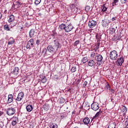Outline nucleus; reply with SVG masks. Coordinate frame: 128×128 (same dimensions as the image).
Returning a JSON list of instances; mask_svg holds the SVG:
<instances>
[{
    "label": "nucleus",
    "mask_w": 128,
    "mask_h": 128,
    "mask_svg": "<svg viewBox=\"0 0 128 128\" xmlns=\"http://www.w3.org/2000/svg\"><path fill=\"white\" fill-rule=\"evenodd\" d=\"M62 48V46L60 44V42H58V40H54L52 42V45H49L47 47L46 49H44L42 52H51V54H54V52H56V50H58V48Z\"/></svg>",
    "instance_id": "nucleus-1"
},
{
    "label": "nucleus",
    "mask_w": 128,
    "mask_h": 128,
    "mask_svg": "<svg viewBox=\"0 0 128 128\" xmlns=\"http://www.w3.org/2000/svg\"><path fill=\"white\" fill-rule=\"evenodd\" d=\"M110 58L116 60L118 58V52L114 50L111 52L110 54Z\"/></svg>",
    "instance_id": "nucleus-2"
},
{
    "label": "nucleus",
    "mask_w": 128,
    "mask_h": 128,
    "mask_svg": "<svg viewBox=\"0 0 128 128\" xmlns=\"http://www.w3.org/2000/svg\"><path fill=\"white\" fill-rule=\"evenodd\" d=\"M6 113L8 116H14L16 114V109L14 108H8L6 111Z\"/></svg>",
    "instance_id": "nucleus-3"
},
{
    "label": "nucleus",
    "mask_w": 128,
    "mask_h": 128,
    "mask_svg": "<svg viewBox=\"0 0 128 128\" xmlns=\"http://www.w3.org/2000/svg\"><path fill=\"white\" fill-rule=\"evenodd\" d=\"M34 46V39L32 38L28 42V44L26 45V48L30 50L32 48H33Z\"/></svg>",
    "instance_id": "nucleus-4"
},
{
    "label": "nucleus",
    "mask_w": 128,
    "mask_h": 128,
    "mask_svg": "<svg viewBox=\"0 0 128 128\" xmlns=\"http://www.w3.org/2000/svg\"><path fill=\"white\" fill-rule=\"evenodd\" d=\"M96 60L98 62V66H100L102 64V60H104V58L101 54H98L96 57Z\"/></svg>",
    "instance_id": "nucleus-5"
},
{
    "label": "nucleus",
    "mask_w": 128,
    "mask_h": 128,
    "mask_svg": "<svg viewBox=\"0 0 128 128\" xmlns=\"http://www.w3.org/2000/svg\"><path fill=\"white\" fill-rule=\"evenodd\" d=\"M91 108L94 110L95 112L98 110L100 108V106H98V102H93L91 104Z\"/></svg>",
    "instance_id": "nucleus-6"
},
{
    "label": "nucleus",
    "mask_w": 128,
    "mask_h": 128,
    "mask_svg": "<svg viewBox=\"0 0 128 128\" xmlns=\"http://www.w3.org/2000/svg\"><path fill=\"white\" fill-rule=\"evenodd\" d=\"M24 92H20L16 98V100L17 102H20L22 98H24Z\"/></svg>",
    "instance_id": "nucleus-7"
},
{
    "label": "nucleus",
    "mask_w": 128,
    "mask_h": 128,
    "mask_svg": "<svg viewBox=\"0 0 128 128\" xmlns=\"http://www.w3.org/2000/svg\"><path fill=\"white\" fill-rule=\"evenodd\" d=\"M70 10L73 12V14H76V7L74 4H70L69 7Z\"/></svg>",
    "instance_id": "nucleus-8"
},
{
    "label": "nucleus",
    "mask_w": 128,
    "mask_h": 128,
    "mask_svg": "<svg viewBox=\"0 0 128 128\" xmlns=\"http://www.w3.org/2000/svg\"><path fill=\"white\" fill-rule=\"evenodd\" d=\"M88 26L89 28H94V26H96V22L94 20H90L88 22Z\"/></svg>",
    "instance_id": "nucleus-9"
},
{
    "label": "nucleus",
    "mask_w": 128,
    "mask_h": 128,
    "mask_svg": "<svg viewBox=\"0 0 128 128\" xmlns=\"http://www.w3.org/2000/svg\"><path fill=\"white\" fill-rule=\"evenodd\" d=\"M74 28V26L72 24H69L67 26H66L65 28V32H72V29Z\"/></svg>",
    "instance_id": "nucleus-10"
},
{
    "label": "nucleus",
    "mask_w": 128,
    "mask_h": 128,
    "mask_svg": "<svg viewBox=\"0 0 128 128\" xmlns=\"http://www.w3.org/2000/svg\"><path fill=\"white\" fill-rule=\"evenodd\" d=\"M124 58L122 56L121 58L118 59V60L116 61V63L117 64V65L118 66H121L122 65V64H124Z\"/></svg>",
    "instance_id": "nucleus-11"
},
{
    "label": "nucleus",
    "mask_w": 128,
    "mask_h": 128,
    "mask_svg": "<svg viewBox=\"0 0 128 128\" xmlns=\"http://www.w3.org/2000/svg\"><path fill=\"white\" fill-rule=\"evenodd\" d=\"M102 22V26L104 28H107L108 26L110 24V20H108L107 18L104 19Z\"/></svg>",
    "instance_id": "nucleus-12"
},
{
    "label": "nucleus",
    "mask_w": 128,
    "mask_h": 128,
    "mask_svg": "<svg viewBox=\"0 0 128 128\" xmlns=\"http://www.w3.org/2000/svg\"><path fill=\"white\" fill-rule=\"evenodd\" d=\"M12 119V124L13 126H16V124L18 122V118L16 116H13Z\"/></svg>",
    "instance_id": "nucleus-13"
},
{
    "label": "nucleus",
    "mask_w": 128,
    "mask_h": 128,
    "mask_svg": "<svg viewBox=\"0 0 128 128\" xmlns=\"http://www.w3.org/2000/svg\"><path fill=\"white\" fill-rule=\"evenodd\" d=\"M127 0H120V2L122 4H126ZM118 0H113V2L112 3L113 6H116V4H118Z\"/></svg>",
    "instance_id": "nucleus-14"
},
{
    "label": "nucleus",
    "mask_w": 128,
    "mask_h": 128,
    "mask_svg": "<svg viewBox=\"0 0 128 128\" xmlns=\"http://www.w3.org/2000/svg\"><path fill=\"white\" fill-rule=\"evenodd\" d=\"M12 102H14V96L12 94H10L8 95V104H10Z\"/></svg>",
    "instance_id": "nucleus-15"
},
{
    "label": "nucleus",
    "mask_w": 128,
    "mask_h": 128,
    "mask_svg": "<svg viewBox=\"0 0 128 128\" xmlns=\"http://www.w3.org/2000/svg\"><path fill=\"white\" fill-rule=\"evenodd\" d=\"M36 32H34V30L32 29L29 32L30 37L34 38V36H36Z\"/></svg>",
    "instance_id": "nucleus-16"
},
{
    "label": "nucleus",
    "mask_w": 128,
    "mask_h": 128,
    "mask_svg": "<svg viewBox=\"0 0 128 128\" xmlns=\"http://www.w3.org/2000/svg\"><path fill=\"white\" fill-rule=\"evenodd\" d=\"M88 66H91V67L94 66V60H90L88 62Z\"/></svg>",
    "instance_id": "nucleus-17"
},
{
    "label": "nucleus",
    "mask_w": 128,
    "mask_h": 128,
    "mask_svg": "<svg viewBox=\"0 0 128 128\" xmlns=\"http://www.w3.org/2000/svg\"><path fill=\"white\" fill-rule=\"evenodd\" d=\"M26 109L27 112H32V110L33 109L32 106L31 104H28V106H26Z\"/></svg>",
    "instance_id": "nucleus-18"
},
{
    "label": "nucleus",
    "mask_w": 128,
    "mask_h": 128,
    "mask_svg": "<svg viewBox=\"0 0 128 128\" xmlns=\"http://www.w3.org/2000/svg\"><path fill=\"white\" fill-rule=\"evenodd\" d=\"M14 20V16L13 14H11L9 16V19L8 20V22H12Z\"/></svg>",
    "instance_id": "nucleus-19"
},
{
    "label": "nucleus",
    "mask_w": 128,
    "mask_h": 128,
    "mask_svg": "<svg viewBox=\"0 0 128 128\" xmlns=\"http://www.w3.org/2000/svg\"><path fill=\"white\" fill-rule=\"evenodd\" d=\"M40 78L43 84H44V82H46L47 80H46V76L42 75L40 76Z\"/></svg>",
    "instance_id": "nucleus-20"
},
{
    "label": "nucleus",
    "mask_w": 128,
    "mask_h": 128,
    "mask_svg": "<svg viewBox=\"0 0 128 128\" xmlns=\"http://www.w3.org/2000/svg\"><path fill=\"white\" fill-rule=\"evenodd\" d=\"M121 110L123 114H126V112H128V108H126L125 106H122L121 108Z\"/></svg>",
    "instance_id": "nucleus-21"
},
{
    "label": "nucleus",
    "mask_w": 128,
    "mask_h": 128,
    "mask_svg": "<svg viewBox=\"0 0 128 128\" xmlns=\"http://www.w3.org/2000/svg\"><path fill=\"white\" fill-rule=\"evenodd\" d=\"M84 124H90V118H85L83 120Z\"/></svg>",
    "instance_id": "nucleus-22"
},
{
    "label": "nucleus",
    "mask_w": 128,
    "mask_h": 128,
    "mask_svg": "<svg viewBox=\"0 0 128 128\" xmlns=\"http://www.w3.org/2000/svg\"><path fill=\"white\" fill-rule=\"evenodd\" d=\"M20 69L18 68V67H16L14 69V74L15 75L18 74V70Z\"/></svg>",
    "instance_id": "nucleus-23"
},
{
    "label": "nucleus",
    "mask_w": 128,
    "mask_h": 128,
    "mask_svg": "<svg viewBox=\"0 0 128 128\" xmlns=\"http://www.w3.org/2000/svg\"><path fill=\"white\" fill-rule=\"evenodd\" d=\"M66 24H62L60 25L59 28H60V30H66Z\"/></svg>",
    "instance_id": "nucleus-24"
},
{
    "label": "nucleus",
    "mask_w": 128,
    "mask_h": 128,
    "mask_svg": "<svg viewBox=\"0 0 128 128\" xmlns=\"http://www.w3.org/2000/svg\"><path fill=\"white\" fill-rule=\"evenodd\" d=\"M50 128H58V124L55 123H51L50 124Z\"/></svg>",
    "instance_id": "nucleus-25"
},
{
    "label": "nucleus",
    "mask_w": 128,
    "mask_h": 128,
    "mask_svg": "<svg viewBox=\"0 0 128 128\" xmlns=\"http://www.w3.org/2000/svg\"><path fill=\"white\" fill-rule=\"evenodd\" d=\"M88 57H84L82 60V64H86L88 62Z\"/></svg>",
    "instance_id": "nucleus-26"
},
{
    "label": "nucleus",
    "mask_w": 128,
    "mask_h": 128,
    "mask_svg": "<svg viewBox=\"0 0 128 128\" xmlns=\"http://www.w3.org/2000/svg\"><path fill=\"white\" fill-rule=\"evenodd\" d=\"M14 44V40L12 38H10L8 42V44Z\"/></svg>",
    "instance_id": "nucleus-27"
},
{
    "label": "nucleus",
    "mask_w": 128,
    "mask_h": 128,
    "mask_svg": "<svg viewBox=\"0 0 128 128\" xmlns=\"http://www.w3.org/2000/svg\"><path fill=\"white\" fill-rule=\"evenodd\" d=\"M66 102V99L64 98H60V104H64V102Z\"/></svg>",
    "instance_id": "nucleus-28"
},
{
    "label": "nucleus",
    "mask_w": 128,
    "mask_h": 128,
    "mask_svg": "<svg viewBox=\"0 0 128 128\" xmlns=\"http://www.w3.org/2000/svg\"><path fill=\"white\" fill-rule=\"evenodd\" d=\"M42 2V0H35L34 1V4L36 6H38V4H40Z\"/></svg>",
    "instance_id": "nucleus-29"
},
{
    "label": "nucleus",
    "mask_w": 128,
    "mask_h": 128,
    "mask_svg": "<svg viewBox=\"0 0 128 128\" xmlns=\"http://www.w3.org/2000/svg\"><path fill=\"white\" fill-rule=\"evenodd\" d=\"M90 6H86L85 8V12H88L90 11Z\"/></svg>",
    "instance_id": "nucleus-30"
},
{
    "label": "nucleus",
    "mask_w": 128,
    "mask_h": 128,
    "mask_svg": "<svg viewBox=\"0 0 128 128\" xmlns=\"http://www.w3.org/2000/svg\"><path fill=\"white\" fill-rule=\"evenodd\" d=\"M4 30H10V27L8 26V25H4Z\"/></svg>",
    "instance_id": "nucleus-31"
},
{
    "label": "nucleus",
    "mask_w": 128,
    "mask_h": 128,
    "mask_svg": "<svg viewBox=\"0 0 128 128\" xmlns=\"http://www.w3.org/2000/svg\"><path fill=\"white\" fill-rule=\"evenodd\" d=\"M102 8V12H106V10H108V8L106 7V6L104 5H103Z\"/></svg>",
    "instance_id": "nucleus-32"
},
{
    "label": "nucleus",
    "mask_w": 128,
    "mask_h": 128,
    "mask_svg": "<svg viewBox=\"0 0 128 128\" xmlns=\"http://www.w3.org/2000/svg\"><path fill=\"white\" fill-rule=\"evenodd\" d=\"M100 114H102V112H98L95 116H94V118H98V116H100Z\"/></svg>",
    "instance_id": "nucleus-33"
},
{
    "label": "nucleus",
    "mask_w": 128,
    "mask_h": 128,
    "mask_svg": "<svg viewBox=\"0 0 128 128\" xmlns=\"http://www.w3.org/2000/svg\"><path fill=\"white\" fill-rule=\"evenodd\" d=\"M96 38L98 42L100 40V38H101L100 36H99L98 34H96Z\"/></svg>",
    "instance_id": "nucleus-34"
},
{
    "label": "nucleus",
    "mask_w": 128,
    "mask_h": 128,
    "mask_svg": "<svg viewBox=\"0 0 128 128\" xmlns=\"http://www.w3.org/2000/svg\"><path fill=\"white\" fill-rule=\"evenodd\" d=\"M76 70V68L74 66L72 67L71 69L72 72H74Z\"/></svg>",
    "instance_id": "nucleus-35"
},
{
    "label": "nucleus",
    "mask_w": 128,
    "mask_h": 128,
    "mask_svg": "<svg viewBox=\"0 0 128 128\" xmlns=\"http://www.w3.org/2000/svg\"><path fill=\"white\" fill-rule=\"evenodd\" d=\"M108 128H116V125L114 124H112L108 126Z\"/></svg>",
    "instance_id": "nucleus-36"
},
{
    "label": "nucleus",
    "mask_w": 128,
    "mask_h": 128,
    "mask_svg": "<svg viewBox=\"0 0 128 128\" xmlns=\"http://www.w3.org/2000/svg\"><path fill=\"white\" fill-rule=\"evenodd\" d=\"M88 86V82L86 81H85L83 84L84 88H86Z\"/></svg>",
    "instance_id": "nucleus-37"
},
{
    "label": "nucleus",
    "mask_w": 128,
    "mask_h": 128,
    "mask_svg": "<svg viewBox=\"0 0 128 128\" xmlns=\"http://www.w3.org/2000/svg\"><path fill=\"white\" fill-rule=\"evenodd\" d=\"M80 44V40H76L74 42V46H76Z\"/></svg>",
    "instance_id": "nucleus-38"
},
{
    "label": "nucleus",
    "mask_w": 128,
    "mask_h": 128,
    "mask_svg": "<svg viewBox=\"0 0 128 128\" xmlns=\"http://www.w3.org/2000/svg\"><path fill=\"white\" fill-rule=\"evenodd\" d=\"M96 56V53L92 52L90 54L91 58H94Z\"/></svg>",
    "instance_id": "nucleus-39"
},
{
    "label": "nucleus",
    "mask_w": 128,
    "mask_h": 128,
    "mask_svg": "<svg viewBox=\"0 0 128 128\" xmlns=\"http://www.w3.org/2000/svg\"><path fill=\"white\" fill-rule=\"evenodd\" d=\"M125 126H126L125 128H128V120L126 121Z\"/></svg>",
    "instance_id": "nucleus-40"
},
{
    "label": "nucleus",
    "mask_w": 128,
    "mask_h": 128,
    "mask_svg": "<svg viewBox=\"0 0 128 128\" xmlns=\"http://www.w3.org/2000/svg\"><path fill=\"white\" fill-rule=\"evenodd\" d=\"M116 18H118L116 16L113 17L112 19V22H114V20H116Z\"/></svg>",
    "instance_id": "nucleus-41"
},
{
    "label": "nucleus",
    "mask_w": 128,
    "mask_h": 128,
    "mask_svg": "<svg viewBox=\"0 0 128 128\" xmlns=\"http://www.w3.org/2000/svg\"><path fill=\"white\" fill-rule=\"evenodd\" d=\"M40 40H38L36 41V44L37 46H40Z\"/></svg>",
    "instance_id": "nucleus-42"
},
{
    "label": "nucleus",
    "mask_w": 128,
    "mask_h": 128,
    "mask_svg": "<svg viewBox=\"0 0 128 128\" xmlns=\"http://www.w3.org/2000/svg\"><path fill=\"white\" fill-rule=\"evenodd\" d=\"M108 88H110V85L108 84V85H106V86H105V88H106V90H108Z\"/></svg>",
    "instance_id": "nucleus-43"
},
{
    "label": "nucleus",
    "mask_w": 128,
    "mask_h": 128,
    "mask_svg": "<svg viewBox=\"0 0 128 128\" xmlns=\"http://www.w3.org/2000/svg\"><path fill=\"white\" fill-rule=\"evenodd\" d=\"M4 114V112L2 111H0V116H2Z\"/></svg>",
    "instance_id": "nucleus-44"
},
{
    "label": "nucleus",
    "mask_w": 128,
    "mask_h": 128,
    "mask_svg": "<svg viewBox=\"0 0 128 128\" xmlns=\"http://www.w3.org/2000/svg\"><path fill=\"white\" fill-rule=\"evenodd\" d=\"M110 92H112V94H114V89L112 88V89H110Z\"/></svg>",
    "instance_id": "nucleus-45"
},
{
    "label": "nucleus",
    "mask_w": 128,
    "mask_h": 128,
    "mask_svg": "<svg viewBox=\"0 0 128 128\" xmlns=\"http://www.w3.org/2000/svg\"><path fill=\"white\" fill-rule=\"evenodd\" d=\"M4 14H8V10H5L4 11Z\"/></svg>",
    "instance_id": "nucleus-46"
},
{
    "label": "nucleus",
    "mask_w": 128,
    "mask_h": 128,
    "mask_svg": "<svg viewBox=\"0 0 128 128\" xmlns=\"http://www.w3.org/2000/svg\"><path fill=\"white\" fill-rule=\"evenodd\" d=\"M2 14L0 12V20H2Z\"/></svg>",
    "instance_id": "nucleus-47"
},
{
    "label": "nucleus",
    "mask_w": 128,
    "mask_h": 128,
    "mask_svg": "<svg viewBox=\"0 0 128 128\" xmlns=\"http://www.w3.org/2000/svg\"><path fill=\"white\" fill-rule=\"evenodd\" d=\"M20 2H16V4H18H18H20Z\"/></svg>",
    "instance_id": "nucleus-48"
},
{
    "label": "nucleus",
    "mask_w": 128,
    "mask_h": 128,
    "mask_svg": "<svg viewBox=\"0 0 128 128\" xmlns=\"http://www.w3.org/2000/svg\"><path fill=\"white\" fill-rule=\"evenodd\" d=\"M28 23H26V24H25L26 26H28Z\"/></svg>",
    "instance_id": "nucleus-49"
},
{
    "label": "nucleus",
    "mask_w": 128,
    "mask_h": 128,
    "mask_svg": "<svg viewBox=\"0 0 128 128\" xmlns=\"http://www.w3.org/2000/svg\"><path fill=\"white\" fill-rule=\"evenodd\" d=\"M112 30H114V32H116V29H114V28H112Z\"/></svg>",
    "instance_id": "nucleus-50"
},
{
    "label": "nucleus",
    "mask_w": 128,
    "mask_h": 128,
    "mask_svg": "<svg viewBox=\"0 0 128 128\" xmlns=\"http://www.w3.org/2000/svg\"><path fill=\"white\" fill-rule=\"evenodd\" d=\"M61 118H64V116H61Z\"/></svg>",
    "instance_id": "nucleus-51"
},
{
    "label": "nucleus",
    "mask_w": 128,
    "mask_h": 128,
    "mask_svg": "<svg viewBox=\"0 0 128 128\" xmlns=\"http://www.w3.org/2000/svg\"><path fill=\"white\" fill-rule=\"evenodd\" d=\"M70 88H69L68 90V92H70Z\"/></svg>",
    "instance_id": "nucleus-52"
},
{
    "label": "nucleus",
    "mask_w": 128,
    "mask_h": 128,
    "mask_svg": "<svg viewBox=\"0 0 128 128\" xmlns=\"http://www.w3.org/2000/svg\"><path fill=\"white\" fill-rule=\"evenodd\" d=\"M98 46H100V44L98 45V47L97 48H98Z\"/></svg>",
    "instance_id": "nucleus-53"
},
{
    "label": "nucleus",
    "mask_w": 128,
    "mask_h": 128,
    "mask_svg": "<svg viewBox=\"0 0 128 128\" xmlns=\"http://www.w3.org/2000/svg\"><path fill=\"white\" fill-rule=\"evenodd\" d=\"M52 0L54 1V0Z\"/></svg>",
    "instance_id": "nucleus-54"
}]
</instances>
